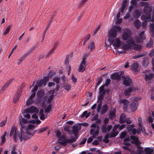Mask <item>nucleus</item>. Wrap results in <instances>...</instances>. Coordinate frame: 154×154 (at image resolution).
<instances>
[{
    "label": "nucleus",
    "mask_w": 154,
    "mask_h": 154,
    "mask_svg": "<svg viewBox=\"0 0 154 154\" xmlns=\"http://www.w3.org/2000/svg\"><path fill=\"white\" fill-rule=\"evenodd\" d=\"M34 134V132L31 133V132H29V131H27L26 128L21 129L20 132L19 133L18 138L21 142L29 139L33 136Z\"/></svg>",
    "instance_id": "f257e3e1"
},
{
    "label": "nucleus",
    "mask_w": 154,
    "mask_h": 154,
    "mask_svg": "<svg viewBox=\"0 0 154 154\" xmlns=\"http://www.w3.org/2000/svg\"><path fill=\"white\" fill-rule=\"evenodd\" d=\"M140 5L141 6H145L143 10L146 14L141 16V19L142 20H147L150 17V14L152 11L151 8L149 7V4L148 2H140Z\"/></svg>",
    "instance_id": "f03ea898"
},
{
    "label": "nucleus",
    "mask_w": 154,
    "mask_h": 154,
    "mask_svg": "<svg viewBox=\"0 0 154 154\" xmlns=\"http://www.w3.org/2000/svg\"><path fill=\"white\" fill-rule=\"evenodd\" d=\"M132 32L129 29H127L122 35V39L124 40H127V43L131 44L134 43L133 38L131 37Z\"/></svg>",
    "instance_id": "7ed1b4c3"
},
{
    "label": "nucleus",
    "mask_w": 154,
    "mask_h": 154,
    "mask_svg": "<svg viewBox=\"0 0 154 154\" xmlns=\"http://www.w3.org/2000/svg\"><path fill=\"white\" fill-rule=\"evenodd\" d=\"M121 30V28L119 26H114L109 30L108 36L111 38H115L116 37L117 32H120Z\"/></svg>",
    "instance_id": "20e7f679"
},
{
    "label": "nucleus",
    "mask_w": 154,
    "mask_h": 154,
    "mask_svg": "<svg viewBox=\"0 0 154 154\" xmlns=\"http://www.w3.org/2000/svg\"><path fill=\"white\" fill-rule=\"evenodd\" d=\"M99 131V125L95 123L91 125L90 134L92 135V138H94L98 134Z\"/></svg>",
    "instance_id": "39448f33"
},
{
    "label": "nucleus",
    "mask_w": 154,
    "mask_h": 154,
    "mask_svg": "<svg viewBox=\"0 0 154 154\" xmlns=\"http://www.w3.org/2000/svg\"><path fill=\"white\" fill-rule=\"evenodd\" d=\"M18 134L19 133H18L17 132V128L15 125H13L11 128L9 135L10 137H11L13 135V139L15 142H16L17 141V138H18Z\"/></svg>",
    "instance_id": "423d86ee"
},
{
    "label": "nucleus",
    "mask_w": 154,
    "mask_h": 154,
    "mask_svg": "<svg viewBox=\"0 0 154 154\" xmlns=\"http://www.w3.org/2000/svg\"><path fill=\"white\" fill-rule=\"evenodd\" d=\"M108 41L109 43H111L115 47L119 48L120 46L121 41L119 38H109L108 39Z\"/></svg>",
    "instance_id": "0eeeda50"
},
{
    "label": "nucleus",
    "mask_w": 154,
    "mask_h": 154,
    "mask_svg": "<svg viewBox=\"0 0 154 154\" xmlns=\"http://www.w3.org/2000/svg\"><path fill=\"white\" fill-rule=\"evenodd\" d=\"M143 73H145V80L146 81H149L153 79L154 74L150 72V70H145Z\"/></svg>",
    "instance_id": "6e6552de"
},
{
    "label": "nucleus",
    "mask_w": 154,
    "mask_h": 154,
    "mask_svg": "<svg viewBox=\"0 0 154 154\" xmlns=\"http://www.w3.org/2000/svg\"><path fill=\"white\" fill-rule=\"evenodd\" d=\"M145 38L144 32L143 31L139 33L138 37L136 38L135 40L136 42L140 43L142 42L143 40H144Z\"/></svg>",
    "instance_id": "1a4fd4ad"
},
{
    "label": "nucleus",
    "mask_w": 154,
    "mask_h": 154,
    "mask_svg": "<svg viewBox=\"0 0 154 154\" xmlns=\"http://www.w3.org/2000/svg\"><path fill=\"white\" fill-rule=\"evenodd\" d=\"M48 77L45 76L44 78L43 79L39 81H38L36 83V84L39 87H41L42 85L45 86L46 84V82H48Z\"/></svg>",
    "instance_id": "9d476101"
},
{
    "label": "nucleus",
    "mask_w": 154,
    "mask_h": 154,
    "mask_svg": "<svg viewBox=\"0 0 154 154\" xmlns=\"http://www.w3.org/2000/svg\"><path fill=\"white\" fill-rule=\"evenodd\" d=\"M123 84L126 86H130L132 84L131 79L127 76H123Z\"/></svg>",
    "instance_id": "9b49d317"
},
{
    "label": "nucleus",
    "mask_w": 154,
    "mask_h": 154,
    "mask_svg": "<svg viewBox=\"0 0 154 154\" xmlns=\"http://www.w3.org/2000/svg\"><path fill=\"white\" fill-rule=\"evenodd\" d=\"M85 57H84L79 67V72H83L85 69L86 61L85 60Z\"/></svg>",
    "instance_id": "f8f14e48"
},
{
    "label": "nucleus",
    "mask_w": 154,
    "mask_h": 154,
    "mask_svg": "<svg viewBox=\"0 0 154 154\" xmlns=\"http://www.w3.org/2000/svg\"><path fill=\"white\" fill-rule=\"evenodd\" d=\"M32 94L31 95L30 97L27 99L26 101V104L27 105H29L33 103L34 100H33V98L35 96V92H32Z\"/></svg>",
    "instance_id": "ddd939ff"
},
{
    "label": "nucleus",
    "mask_w": 154,
    "mask_h": 154,
    "mask_svg": "<svg viewBox=\"0 0 154 154\" xmlns=\"http://www.w3.org/2000/svg\"><path fill=\"white\" fill-rule=\"evenodd\" d=\"M76 141V139L74 137H73L71 139H66V140H63L60 142V143L63 145L64 146H66V143H72L73 142H75Z\"/></svg>",
    "instance_id": "4468645a"
},
{
    "label": "nucleus",
    "mask_w": 154,
    "mask_h": 154,
    "mask_svg": "<svg viewBox=\"0 0 154 154\" xmlns=\"http://www.w3.org/2000/svg\"><path fill=\"white\" fill-rule=\"evenodd\" d=\"M131 139L132 140L131 143L135 144L137 146L139 145L140 144L138 138L136 136L132 135L131 137Z\"/></svg>",
    "instance_id": "2eb2a0df"
},
{
    "label": "nucleus",
    "mask_w": 154,
    "mask_h": 154,
    "mask_svg": "<svg viewBox=\"0 0 154 154\" xmlns=\"http://www.w3.org/2000/svg\"><path fill=\"white\" fill-rule=\"evenodd\" d=\"M138 102L136 100H133L131 103V110L133 111L136 109L138 107Z\"/></svg>",
    "instance_id": "dca6fc26"
},
{
    "label": "nucleus",
    "mask_w": 154,
    "mask_h": 154,
    "mask_svg": "<svg viewBox=\"0 0 154 154\" xmlns=\"http://www.w3.org/2000/svg\"><path fill=\"white\" fill-rule=\"evenodd\" d=\"M25 111L30 113L37 112L38 110L37 108L34 106H32L29 108L26 109Z\"/></svg>",
    "instance_id": "f3484780"
},
{
    "label": "nucleus",
    "mask_w": 154,
    "mask_h": 154,
    "mask_svg": "<svg viewBox=\"0 0 154 154\" xmlns=\"http://www.w3.org/2000/svg\"><path fill=\"white\" fill-rule=\"evenodd\" d=\"M121 48L124 50H128L129 49H132V46L131 44L129 43L124 44L121 46Z\"/></svg>",
    "instance_id": "a211bd4d"
},
{
    "label": "nucleus",
    "mask_w": 154,
    "mask_h": 154,
    "mask_svg": "<svg viewBox=\"0 0 154 154\" xmlns=\"http://www.w3.org/2000/svg\"><path fill=\"white\" fill-rule=\"evenodd\" d=\"M19 122L21 125V129H23L26 128V126L24 124H25L27 123V120L24 118H22L21 119H20Z\"/></svg>",
    "instance_id": "6ab92c4d"
},
{
    "label": "nucleus",
    "mask_w": 154,
    "mask_h": 154,
    "mask_svg": "<svg viewBox=\"0 0 154 154\" xmlns=\"http://www.w3.org/2000/svg\"><path fill=\"white\" fill-rule=\"evenodd\" d=\"M138 64L137 63H134L132 64L131 69L134 74H137L138 72Z\"/></svg>",
    "instance_id": "aec40b11"
},
{
    "label": "nucleus",
    "mask_w": 154,
    "mask_h": 154,
    "mask_svg": "<svg viewBox=\"0 0 154 154\" xmlns=\"http://www.w3.org/2000/svg\"><path fill=\"white\" fill-rule=\"evenodd\" d=\"M13 80L14 79L13 78L10 79L2 87L1 89V91H2V92L4 91H5L6 89L8 87L10 84V83L13 81Z\"/></svg>",
    "instance_id": "412c9836"
},
{
    "label": "nucleus",
    "mask_w": 154,
    "mask_h": 154,
    "mask_svg": "<svg viewBox=\"0 0 154 154\" xmlns=\"http://www.w3.org/2000/svg\"><path fill=\"white\" fill-rule=\"evenodd\" d=\"M116 110L114 109L112 111H110L109 114V117L110 119H114L116 117Z\"/></svg>",
    "instance_id": "4be33fe9"
},
{
    "label": "nucleus",
    "mask_w": 154,
    "mask_h": 154,
    "mask_svg": "<svg viewBox=\"0 0 154 154\" xmlns=\"http://www.w3.org/2000/svg\"><path fill=\"white\" fill-rule=\"evenodd\" d=\"M134 90L135 88L134 87L130 88L125 90L124 94L126 96H129L130 94V93L134 91Z\"/></svg>",
    "instance_id": "5701e85b"
},
{
    "label": "nucleus",
    "mask_w": 154,
    "mask_h": 154,
    "mask_svg": "<svg viewBox=\"0 0 154 154\" xmlns=\"http://www.w3.org/2000/svg\"><path fill=\"white\" fill-rule=\"evenodd\" d=\"M73 130L72 131L74 133L77 132L81 129V126L78 124H75L73 126Z\"/></svg>",
    "instance_id": "b1692460"
},
{
    "label": "nucleus",
    "mask_w": 154,
    "mask_h": 154,
    "mask_svg": "<svg viewBox=\"0 0 154 154\" xmlns=\"http://www.w3.org/2000/svg\"><path fill=\"white\" fill-rule=\"evenodd\" d=\"M108 106L107 105H104L103 106L102 108L100 109L99 112L101 114H105L106 112L108 109Z\"/></svg>",
    "instance_id": "393cba45"
},
{
    "label": "nucleus",
    "mask_w": 154,
    "mask_h": 154,
    "mask_svg": "<svg viewBox=\"0 0 154 154\" xmlns=\"http://www.w3.org/2000/svg\"><path fill=\"white\" fill-rule=\"evenodd\" d=\"M95 48L94 43L92 41H90L88 44L87 48L88 49H90L91 51L93 50Z\"/></svg>",
    "instance_id": "a878e982"
},
{
    "label": "nucleus",
    "mask_w": 154,
    "mask_h": 154,
    "mask_svg": "<svg viewBox=\"0 0 154 154\" xmlns=\"http://www.w3.org/2000/svg\"><path fill=\"white\" fill-rule=\"evenodd\" d=\"M105 85H103L99 88V93L100 96L101 98H103V96L105 94V91L104 90Z\"/></svg>",
    "instance_id": "bb28decb"
},
{
    "label": "nucleus",
    "mask_w": 154,
    "mask_h": 154,
    "mask_svg": "<svg viewBox=\"0 0 154 154\" xmlns=\"http://www.w3.org/2000/svg\"><path fill=\"white\" fill-rule=\"evenodd\" d=\"M32 52V50L31 49L28 50L20 58V60H21V61H23L25 58L28 55L30 54Z\"/></svg>",
    "instance_id": "cd10ccee"
},
{
    "label": "nucleus",
    "mask_w": 154,
    "mask_h": 154,
    "mask_svg": "<svg viewBox=\"0 0 154 154\" xmlns=\"http://www.w3.org/2000/svg\"><path fill=\"white\" fill-rule=\"evenodd\" d=\"M122 102L124 105V106L123 107V110L124 111H126L127 108V106L129 103V102L127 100L124 99L122 100Z\"/></svg>",
    "instance_id": "c85d7f7f"
},
{
    "label": "nucleus",
    "mask_w": 154,
    "mask_h": 154,
    "mask_svg": "<svg viewBox=\"0 0 154 154\" xmlns=\"http://www.w3.org/2000/svg\"><path fill=\"white\" fill-rule=\"evenodd\" d=\"M126 119L125 115L124 113L122 114L120 116V122L121 124L124 123L125 122Z\"/></svg>",
    "instance_id": "c756f323"
},
{
    "label": "nucleus",
    "mask_w": 154,
    "mask_h": 154,
    "mask_svg": "<svg viewBox=\"0 0 154 154\" xmlns=\"http://www.w3.org/2000/svg\"><path fill=\"white\" fill-rule=\"evenodd\" d=\"M111 78L112 79L119 80L120 79V76L118 73H115L112 74Z\"/></svg>",
    "instance_id": "7c9ffc66"
},
{
    "label": "nucleus",
    "mask_w": 154,
    "mask_h": 154,
    "mask_svg": "<svg viewBox=\"0 0 154 154\" xmlns=\"http://www.w3.org/2000/svg\"><path fill=\"white\" fill-rule=\"evenodd\" d=\"M149 29L152 36L154 37V24L152 23L150 25Z\"/></svg>",
    "instance_id": "2f4dec72"
},
{
    "label": "nucleus",
    "mask_w": 154,
    "mask_h": 154,
    "mask_svg": "<svg viewBox=\"0 0 154 154\" xmlns=\"http://www.w3.org/2000/svg\"><path fill=\"white\" fill-rule=\"evenodd\" d=\"M127 4V3L126 0H123L121 6V12L123 13L124 10L125 9Z\"/></svg>",
    "instance_id": "473e14b6"
},
{
    "label": "nucleus",
    "mask_w": 154,
    "mask_h": 154,
    "mask_svg": "<svg viewBox=\"0 0 154 154\" xmlns=\"http://www.w3.org/2000/svg\"><path fill=\"white\" fill-rule=\"evenodd\" d=\"M132 46H133V48L132 47V49H134L135 50L137 51L140 50L142 48V46L140 45H136L135 44L134 42V43L133 44H131Z\"/></svg>",
    "instance_id": "72a5a7b5"
},
{
    "label": "nucleus",
    "mask_w": 154,
    "mask_h": 154,
    "mask_svg": "<svg viewBox=\"0 0 154 154\" xmlns=\"http://www.w3.org/2000/svg\"><path fill=\"white\" fill-rule=\"evenodd\" d=\"M133 15L134 17L136 18L139 17L140 15V13L138 10H136L133 13Z\"/></svg>",
    "instance_id": "f704fd0d"
},
{
    "label": "nucleus",
    "mask_w": 154,
    "mask_h": 154,
    "mask_svg": "<svg viewBox=\"0 0 154 154\" xmlns=\"http://www.w3.org/2000/svg\"><path fill=\"white\" fill-rule=\"evenodd\" d=\"M143 65L145 67L147 66L149 64L148 58L147 57H144L143 58Z\"/></svg>",
    "instance_id": "c9c22d12"
},
{
    "label": "nucleus",
    "mask_w": 154,
    "mask_h": 154,
    "mask_svg": "<svg viewBox=\"0 0 154 154\" xmlns=\"http://www.w3.org/2000/svg\"><path fill=\"white\" fill-rule=\"evenodd\" d=\"M119 134V132L117 131H113L110 134L109 137L110 138L116 137Z\"/></svg>",
    "instance_id": "e433bc0d"
},
{
    "label": "nucleus",
    "mask_w": 154,
    "mask_h": 154,
    "mask_svg": "<svg viewBox=\"0 0 154 154\" xmlns=\"http://www.w3.org/2000/svg\"><path fill=\"white\" fill-rule=\"evenodd\" d=\"M35 128V125H32V124H29V125L28 127V128L26 130L27 131H29V132H31V133H33L34 132V131H32V129H33Z\"/></svg>",
    "instance_id": "4c0bfd02"
},
{
    "label": "nucleus",
    "mask_w": 154,
    "mask_h": 154,
    "mask_svg": "<svg viewBox=\"0 0 154 154\" xmlns=\"http://www.w3.org/2000/svg\"><path fill=\"white\" fill-rule=\"evenodd\" d=\"M63 87L67 91H69L71 89V86L68 83H64L63 84Z\"/></svg>",
    "instance_id": "58836bf2"
},
{
    "label": "nucleus",
    "mask_w": 154,
    "mask_h": 154,
    "mask_svg": "<svg viewBox=\"0 0 154 154\" xmlns=\"http://www.w3.org/2000/svg\"><path fill=\"white\" fill-rule=\"evenodd\" d=\"M144 150L146 154H151L153 152V150L149 147L145 148Z\"/></svg>",
    "instance_id": "ea45409f"
},
{
    "label": "nucleus",
    "mask_w": 154,
    "mask_h": 154,
    "mask_svg": "<svg viewBox=\"0 0 154 154\" xmlns=\"http://www.w3.org/2000/svg\"><path fill=\"white\" fill-rule=\"evenodd\" d=\"M6 132H5L3 135H2L1 137L2 141L1 144V145H2L6 141V138L5 137L6 135Z\"/></svg>",
    "instance_id": "a19ab883"
},
{
    "label": "nucleus",
    "mask_w": 154,
    "mask_h": 154,
    "mask_svg": "<svg viewBox=\"0 0 154 154\" xmlns=\"http://www.w3.org/2000/svg\"><path fill=\"white\" fill-rule=\"evenodd\" d=\"M134 25L135 27L138 29L141 25L140 22L138 20H136L134 22Z\"/></svg>",
    "instance_id": "79ce46f5"
},
{
    "label": "nucleus",
    "mask_w": 154,
    "mask_h": 154,
    "mask_svg": "<svg viewBox=\"0 0 154 154\" xmlns=\"http://www.w3.org/2000/svg\"><path fill=\"white\" fill-rule=\"evenodd\" d=\"M12 28V26L11 25H9L8 27L6 28L5 32L3 33V35H6L8 33Z\"/></svg>",
    "instance_id": "37998d69"
},
{
    "label": "nucleus",
    "mask_w": 154,
    "mask_h": 154,
    "mask_svg": "<svg viewBox=\"0 0 154 154\" xmlns=\"http://www.w3.org/2000/svg\"><path fill=\"white\" fill-rule=\"evenodd\" d=\"M153 40L151 38H150L149 42L146 44V47L149 48L151 47L153 45Z\"/></svg>",
    "instance_id": "c03bdc74"
},
{
    "label": "nucleus",
    "mask_w": 154,
    "mask_h": 154,
    "mask_svg": "<svg viewBox=\"0 0 154 154\" xmlns=\"http://www.w3.org/2000/svg\"><path fill=\"white\" fill-rule=\"evenodd\" d=\"M147 54L146 52H145L143 53V54H136L133 57V58L134 59H136L137 58H139L140 57H142L145 55H146Z\"/></svg>",
    "instance_id": "a18cd8bd"
},
{
    "label": "nucleus",
    "mask_w": 154,
    "mask_h": 154,
    "mask_svg": "<svg viewBox=\"0 0 154 154\" xmlns=\"http://www.w3.org/2000/svg\"><path fill=\"white\" fill-rule=\"evenodd\" d=\"M23 87V86H22V87L20 86L19 87L17 92L16 94L19 95V96H20L22 92V88Z\"/></svg>",
    "instance_id": "49530a36"
},
{
    "label": "nucleus",
    "mask_w": 154,
    "mask_h": 154,
    "mask_svg": "<svg viewBox=\"0 0 154 154\" xmlns=\"http://www.w3.org/2000/svg\"><path fill=\"white\" fill-rule=\"evenodd\" d=\"M90 115V113H88L87 111H84L81 115L82 117H85L86 118H87Z\"/></svg>",
    "instance_id": "de8ad7c7"
},
{
    "label": "nucleus",
    "mask_w": 154,
    "mask_h": 154,
    "mask_svg": "<svg viewBox=\"0 0 154 154\" xmlns=\"http://www.w3.org/2000/svg\"><path fill=\"white\" fill-rule=\"evenodd\" d=\"M44 94V92L42 90H40L38 91L37 93V95L39 97H42Z\"/></svg>",
    "instance_id": "09e8293b"
},
{
    "label": "nucleus",
    "mask_w": 154,
    "mask_h": 154,
    "mask_svg": "<svg viewBox=\"0 0 154 154\" xmlns=\"http://www.w3.org/2000/svg\"><path fill=\"white\" fill-rule=\"evenodd\" d=\"M47 128L46 127H43L41 128H40V129L38 130L37 131L38 133H41L46 131L47 130Z\"/></svg>",
    "instance_id": "8fccbe9b"
},
{
    "label": "nucleus",
    "mask_w": 154,
    "mask_h": 154,
    "mask_svg": "<svg viewBox=\"0 0 154 154\" xmlns=\"http://www.w3.org/2000/svg\"><path fill=\"white\" fill-rule=\"evenodd\" d=\"M150 19H151V14H150V17H149V18L147 20H144V21L143 23L142 24V26L143 27H145L146 26V25L147 24V22H146V21L147 20H150Z\"/></svg>",
    "instance_id": "3c124183"
},
{
    "label": "nucleus",
    "mask_w": 154,
    "mask_h": 154,
    "mask_svg": "<svg viewBox=\"0 0 154 154\" xmlns=\"http://www.w3.org/2000/svg\"><path fill=\"white\" fill-rule=\"evenodd\" d=\"M142 118L141 117H140L138 119V124L140 127V128L142 129Z\"/></svg>",
    "instance_id": "603ef678"
},
{
    "label": "nucleus",
    "mask_w": 154,
    "mask_h": 154,
    "mask_svg": "<svg viewBox=\"0 0 154 154\" xmlns=\"http://www.w3.org/2000/svg\"><path fill=\"white\" fill-rule=\"evenodd\" d=\"M60 77H55L53 78V80L56 83H59L60 82Z\"/></svg>",
    "instance_id": "864d4df0"
},
{
    "label": "nucleus",
    "mask_w": 154,
    "mask_h": 154,
    "mask_svg": "<svg viewBox=\"0 0 154 154\" xmlns=\"http://www.w3.org/2000/svg\"><path fill=\"white\" fill-rule=\"evenodd\" d=\"M102 101H100L99 103L98 104L97 107V112H99L100 111V109L101 108V107L102 105Z\"/></svg>",
    "instance_id": "5fc2aeb1"
},
{
    "label": "nucleus",
    "mask_w": 154,
    "mask_h": 154,
    "mask_svg": "<svg viewBox=\"0 0 154 154\" xmlns=\"http://www.w3.org/2000/svg\"><path fill=\"white\" fill-rule=\"evenodd\" d=\"M51 108V105H49L48 106L47 108H46L45 110V112H48L50 111Z\"/></svg>",
    "instance_id": "6e6d98bb"
},
{
    "label": "nucleus",
    "mask_w": 154,
    "mask_h": 154,
    "mask_svg": "<svg viewBox=\"0 0 154 154\" xmlns=\"http://www.w3.org/2000/svg\"><path fill=\"white\" fill-rule=\"evenodd\" d=\"M43 110H41L40 113L41 114V115L40 116V118L41 120H43L45 119V116L43 114H42V113H43Z\"/></svg>",
    "instance_id": "4d7b16f0"
},
{
    "label": "nucleus",
    "mask_w": 154,
    "mask_h": 154,
    "mask_svg": "<svg viewBox=\"0 0 154 154\" xmlns=\"http://www.w3.org/2000/svg\"><path fill=\"white\" fill-rule=\"evenodd\" d=\"M54 97V96L53 95H51L49 97L48 102L49 103H50L51 102L52 100L53 99V97Z\"/></svg>",
    "instance_id": "13d9d810"
},
{
    "label": "nucleus",
    "mask_w": 154,
    "mask_h": 154,
    "mask_svg": "<svg viewBox=\"0 0 154 154\" xmlns=\"http://www.w3.org/2000/svg\"><path fill=\"white\" fill-rule=\"evenodd\" d=\"M126 135V132H122L120 136V138L121 139H122L124 138L125 137Z\"/></svg>",
    "instance_id": "bf43d9fd"
},
{
    "label": "nucleus",
    "mask_w": 154,
    "mask_h": 154,
    "mask_svg": "<svg viewBox=\"0 0 154 154\" xmlns=\"http://www.w3.org/2000/svg\"><path fill=\"white\" fill-rule=\"evenodd\" d=\"M110 80L109 79H107L105 82V85L106 86H108L110 83Z\"/></svg>",
    "instance_id": "052dcab7"
},
{
    "label": "nucleus",
    "mask_w": 154,
    "mask_h": 154,
    "mask_svg": "<svg viewBox=\"0 0 154 154\" xmlns=\"http://www.w3.org/2000/svg\"><path fill=\"white\" fill-rule=\"evenodd\" d=\"M119 124H116V125H115L114 126V127H113V128L112 129V130L113 131H117L116 130H117V129L118 128H119Z\"/></svg>",
    "instance_id": "680f3d73"
},
{
    "label": "nucleus",
    "mask_w": 154,
    "mask_h": 154,
    "mask_svg": "<svg viewBox=\"0 0 154 154\" xmlns=\"http://www.w3.org/2000/svg\"><path fill=\"white\" fill-rule=\"evenodd\" d=\"M72 80L74 83H76L77 81V78L75 77L73 75H72Z\"/></svg>",
    "instance_id": "e2e57ef3"
},
{
    "label": "nucleus",
    "mask_w": 154,
    "mask_h": 154,
    "mask_svg": "<svg viewBox=\"0 0 154 154\" xmlns=\"http://www.w3.org/2000/svg\"><path fill=\"white\" fill-rule=\"evenodd\" d=\"M90 34H88L85 37L84 41L87 42L90 38Z\"/></svg>",
    "instance_id": "0e129e2a"
},
{
    "label": "nucleus",
    "mask_w": 154,
    "mask_h": 154,
    "mask_svg": "<svg viewBox=\"0 0 154 154\" xmlns=\"http://www.w3.org/2000/svg\"><path fill=\"white\" fill-rule=\"evenodd\" d=\"M6 121H3L0 123V127H2L4 126L6 123Z\"/></svg>",
    "instance_id": "69168bd1"
},
{
    "label": "nucleus",
    "mask_w": 154,
    "mask_h": 154,
    "mask_svg": "<svg viewBox=\"0 0 154 154\" xmlns=\"http://www.w3.org/2000/svg\"><path fill=\"white\" fill-rule=\"evenodd\" d=\"M38 86L36 84V85L34 87L33 89L32 90V92H35L38 88Z\"/></svg>",
    "instance_id": "338daca9"
},
{
    "label": "nucleus",
    "mask_w": 154,
    "mask_h": 154,
    "mask_svg": "<svg viewBox=\"0 0 154 154\" xmlns=\"http://www.w3.org/2000/svg\"><path fill=\"white\" fill-rule=\"evenodd\" d=\"M131 3L133 5H136L137 4V1L136 0H132Z\"/></svg>",
    "instance_id": "774afa93"
}]
</instances>
